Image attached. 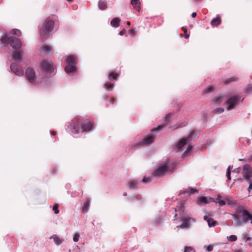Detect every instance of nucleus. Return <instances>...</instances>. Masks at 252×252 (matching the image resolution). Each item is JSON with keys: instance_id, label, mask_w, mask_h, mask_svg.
I'll use <instances>...</instances> for the list:
<instances>
[{"instance_id": "f257e3e1", "label": "nucleus", "mask_w": 252, "mask_h": 252, "mask_svg": "<svg viewBox=\"0 0 252 252\" xmlns=\"http://www.w3.org/2000/svg\"><path fill=\"white\" fill-rule=\"evenodd\" d=\"M177 164L175 162L170 163V160L167 159L164 164L159 166L155 170L153 174L155 176H162L165 172L170 171H173Z\"/></svg>"}, {"instance_id": "f03ea898", "label": "nucleus", "mask_w": 252, "mask_h": 252, "mask_svg": "<svg viewBox=\"0 0 252 252\" xmlns=\"http://www.w3.org/2000/svg\"><path fill=\"white\" fill-rule=\"evenodd\" d=\"M0 40L2 43L9 44L13 49L15 50L20 49L22 45L19 38L13 36L8 37L6 34H3L0 38Z\"/></svg>"}, {"instance_id": "7ed1b4c3", "label": "nucleus", "mask_w": 252, "mask_h": 252, "mask_svg": "<svg viewBox=\"0 0 252 252\" xmlns=\"http://www.w3.org/2000/svg\"><path fill=\"white\" fill-rule=\"evenodd\" d=\"M53 26L54 21L50 19H46L40 25V33L43 38H46L50 35Z\"/></svg>"}, {"instance_id": "20e7f679", "label": "nucleus", "mask_w": 252, "mask_h": 252, "mask_svg": "<svg viewBox=\"0 0 252 252\" xmlns=\"http://www.w3.org/2000/svg\"><path fill=\"white\" fill-rule=\"evenodd\" d=\"M81 122L82 120L80 118H75L72 120L69 125V128L72 133L74 134L79 133L80 129H81V125H80Z\"/></svg>"}, {"instance_id": "39448f33", "label": "nucleus", "mask_w": 252, "mask_h": 252, "mask_svg": "<svg viewBox=\"0 0 252 252\" xmlns=\"http://www.w3.org/2000/svg\"><path fill=\"white\" fill-rule=\"evenodd\" d=\"M238 103V95H232L225 101V105L227 110H231L233 109Z\"/></svg>"}, {"instance_id": "423d86ee", "label": "nucleus", "mask_w": 252, "mask_h": 252, "mask_svg": "<svg viewBox=\"0 0 252 252\" xmlns=\"http://www.w3.org/2000/svg\"><path fill=\"white\" fill-rule=\"evenodd\" d=\"M26 77L27 79L32 84H35L36 82V74L35 70L31 68L28 67L26 70Z\"/></svg>"}, {"instance_id": "0eeeda50", "label": "nucleus", "mask_w": 252, "mask_h": 252, "mask_svg": "<svg viewBox=\"0 0 252 252\" xmlns=\"http://www.w3.org/2000/svg\"><path fill=\"white\" fill-rule=\"evenodd\" d=\"M242 175L245 180H249L252 177V167L249 164H245L243 167Z\"/></svg>"}, {"instance_id": "6e6552de", "label": "nucleus", "mask_w": 252, "mask_h": 252, "mask_svg": "<svg viewBox=\"0 0 252 252\" xmlns=\"http://www.w3.org/2000/svg\"><path fill=\"white\" fill-rule=\"evenodd\" d=\"M41 66L42 68L47 72L52 73L54 70L53 64L50 60H43Z\"/></svg>"}, {"instance_id": "1a4fd4ad", "label": "nucleus", "mask_w": 252, "mask_h": 252, "mask_svg": "<svg viewBox=\"0 0 252 252\" xmlns=\"http://www.w3.org/2000/svg\"><path fill=\"white\" fill-rule=\"evenodd\" d=\"M195 136V132L194 131L190 132L189 136L187 138H182L177 143L176 147L177 149H180L182 148L184 145H185L190 139Z\"/></svg>"}, {"instance_id": "9d476101", "label": "nucleus", "mask_w": 252, "mask_h": 252, "mask_svg": "<svg viewBox=\"0 0 252 252\" xmlns=\"http://www.w3.org/2000/svg\"><path fill=\"white\" fill-rule=\"evenodd\" d=\"M240 213L242 214V221L247 223L249 220L252 223V214L246 209H242Z\"/></svg>"}, {"instance_id": "9b49d317", "label": "nucleus", "mask_w": 252, "mask_h": 252, "mask_svg": "<svg viewBox=\"0 0 252 252\" xmlns=\"http://www.w3.org/2000/svg\"><path fill=\"white\" fill-rule=\"evenodd\" d=\"M80 125H81V131L83 132L90 130L93 127V123L88 120L82 122Z\"/></svg>"}, {"instance_id": "f8f14e48", "label": "nucleus", "mask_w": 252, "mask_h": 252, "mask_svg": "<svg viewBox=\"0 0 252 252\" xmlns=\"http://www.w3.org/2000/svg\"><path fill=\"white\" fill-rule=\"evenodd\" d=\"M181 220L182 221V223L180 226H177V227H178V228H187L189 227V226L190 224V220H192V221H194L193 219L189 218L188 216H184V217L181 218Z\"/></svg>"}, {"instance_id": "ddd939ff", "label": "nucleus", "mask_w": 252, "mask_h": 252, "mask_svg": "<svg viewBox=\"0 0 252 252\" xmlns=\"http://www.w3.org/2000/svg\"><path fill=\"white\" fill-rule=\"evenodd\" d=\"M11 71L14 72L16 75L22 76L23 75V71L22 69L18 66V65L15 63H13L10 66Z\"/></svg>"}, {"instance_id": "4468645a", "label": "nucleus", "mask_w": 252, "mask_h": 252, "mask_svg": "<svg viewBox=\"0 0 252 252\" xmlns=\"http://www.w3.org/2000/svg\"><path fill=\"white\" fill-rule=\"evenodd\" d=\"M23 52L15 51L13 53V57L17 62L21 63L23 61Z\"/></svg>"}, {"instance_id": "2eb2a0df", "label": "nucleus", "mask_w": 252, "mask_h": 252, "mask_svg": "<svg viewBox=\"0 0 252 252\" xmlns=\"http://www.w3.org/2000/svg\"><path fill=\"white\" fill-rule=\"evenodd\" d=\"M155 137L152 136H149L145 138L143 141L140 142L138 144L139 145H143L144 144H149L154 142Z\"/></svg>"}, {"instance_id": "dca6fc26", "label": "nucleus", "mask_w": 252, "mask_h": 252, "mask_svg": "<svg viewBox=\"0 0 252 252\" xmlns=\"http://www.w3.org/2000/svg\"><path fill=\"white\" fill-rule=\"evenodd\" d=\"M197 201H198V204H201V203L207 204L210 202H214V199L213 198H209V201H208L207 199V198L206 197L202 196V197H200L198 198Z\"/></svg>"}, {"instance_id": "f3484780", "label": "nucleus", "mask_w": 252, "mask_h": 252, "mask_svg": "<svg viewBox=\"0 0 252 252\" xmlns=\"http://www.w3.org/2000/svg\"><path fill=\"white\" fill-rule=\"evenodd\" d=\"M204 220L207 221L209 227L214 226L217 224V221L216 220L207 216H205L204 217Z\"/></svg>"}, {"instance_id": "a211bd4d", "label": "nucleus", "mask_w": 252, "mask_h": 252, "mask_svg": "<svg viewBox=\"0 0 252 252\" xmlns=\"http://www.w3.org/2000/svg\"><path fill=\"white\" fill-rule=\"evenodd\" d=\"M76 70V65L71 64H68L65 67V72L68 73H71Z\"/></svg>"}, {"instance_id": "6ab92c4d", "label": "nucleus", "mask_w": 252, "mask_h": 252, "mask_svg": "<svg viewBox=\"0 0 252 252\" xmlns=\"http://www.w3.org/2000/svg\"><path fill=\"white\" fill-rule=\"evenodd\" d=\"M66 63L67 64H71L76 65L77 63L76 57L73 55L68 56L66 59Z\"/></svg>"}, {"instance_id": "aec40b11", "label": "nucleus", "mask_w": 252, "mask_h": 252, "mask_svg": "<svg viewBox=\"0 0 252 252\" xmlns=\"http://www.w3.org/2000/svg\"><path fill=\"white\" fill-rule=\"evenodd\" d=\"M131 4L136 10L139 11L140 10V2L139 0H131Z\"/></svg>"}, {"instance_id": "412c9836", "label": "nucleus", "mask_w": 252, "mask_h": 252, "mask_svg": "<svg viewBox=\"0 0 252 252\" xmlns=\"http://www.w3.org/2000/svg\"><path fill=\"white\" fill-rule=\"evenodd\" d=\"M221 22V21L220 16H217L215 18L212 20L211 24L212 26L215 27L220 24Z\"/></svg>"}, {"instance_id": "4be33fe9", "label": "nucleus", "mask_w": 252, "mask_h": 252, "mask_svg": "<svg viewBox=\"0 0 252 252\" xmlns=\"http://www.w3.org/2000/svg\"><path fill=\"white\" fill-rule=\"evenodd\" d=\"M41 52L46 55L50 54L52 49L51 47L48 45H44L41 47Z\"/></svg>"}, {"instance_id": "5701e85b", "label": "nucleus", "mask_w": 252, "mask_h": 252, "mask_svg": "<svg viewBox=\"0 0 252 252\" xmlns=\"http://www.w3.org/2000/svg\"><path fill=\"white\" fill-rule=\"evenodd\" d=\"M50 238L53 239L54 242L57 245H60V244H61L63 241L62 239L60 238L57 235H54L52 236Z\"/></svg>"}, {"instance_id": "b1692460", "label": "nucleus", "mask_w": 252, "mask_h": 252, "mask_svg": "<svg viewBox=\"0 0 252 252\" xmlns=\"http://www.w3.org/2000/svg\"><path fill=\"white\" fill-rule=\"evenodd\" d=\"M121 20L119 18H115L111 21V25L115 28L118 27L120 25Z\"/></svg>"}, {"instance_id": "393cba45", "label": "nucleus", "mask_w": 252, "mask_h": 252, "mask_svg": "<svg viewBox=\"0 0 252 252\" xmlns=\"http://www.w3.org/2000/svg\"><path fill=\"white\" fill-rule=\"evenodd\" d=\"M98 7L101 10H104L107 7V2L105 0H100L98 3Z\"/></svg>"}, {"instance_id": "a878e982", "label": "nucleus", "mask_w": 252, "mask_h": 252, "mask_svg": "<svg viewBox=\"0 0 252 252\" xmlns=\"http://www.w3.org/2000/svg\"><path fill=\"white\" fill-rule=\"evenodd\" d=\"M118 74L114 72H112L111 73L108 74V78L111 80H115L117 79Z\"/></svg>"}, {"instance_id": "bb28decb", "label": "nucleus", "mask_w": 252, "mask_h": 252, "mask_svg": "<svg viewBox=\"0 0 252 252\" xmlns=\"http://www.w3.org/2000/svg\"><path fill=\"white\" fill-rule=\"evenodd\" d=\"M221 196L220 194L218 195L217 198L216 199V202H217L219 203L220 205L222 206L225 204V201L223 200H221Z\"/></svg>"}, {"instance_id": "cd10ccee", "label": "nucleus", "mask_w": 252, "mask_h": 252, "mask_svg": "<svg viewBox=\"0 0 252 252\" xmlns=\"http://www.w3.org/2000/svg\"><path fill=\"white\" fill-rule=\"evenodd\" d=\"M215 89V87L213 86H209L204 90V93L206 94L212 93L214 92Z\"/></svg>"}, {"instance_id": "c85d7f7f", "label": "nucleus", "mask_w": 252, "mask_h": 252, "mask_svg": "<svg viewBox=\"0 0 252 252\" xmlns=\"http://www.w3.org/2000/svg\"><path fill=\"white\" fill-rule=\"evenodd\" d=\"M90 206V200L89 198L87 199L86 202L84 203V207L83 208V212H87Z\"/></svg>"}, {"instance_id": "c756f323", "label": "nucleus", "mask_w": 252, "mask_h": 252, "mask_svg": "<svg viewBox=\"0 0 252 252\" xmlns=\"http://www.w3.org/2000/svg\"><path fill=\"white\" fill-rule=\"evenodd\" d=\"M222 97L220 96H216L213 101L215 103H220L222 101Z\"/></svg>"}, {"instance_id": "7c9ffc66", "label": "nucleus", "mask_w": 252, "mask_h": 252, "mask_svg": "<svg viewBox=\"0 0 252 252\" xmlns=\"http://www.w3.org/2000/svg\"><path fill=\"white\" fill-rule=\"evenodd\" d=\"M173 115V113H169L167 114L165 117L164 121L165 122V125H166L169 122V119Z\"/></svg>"}, {"instance_id": "2f4dec72", "label": "nucleus", "mask_w": 252, "mask_h": 252, "mask_svg": "<svg viewBox=\"0 0 252 252\" xmlns=\"http://www.w3.org/2000/svg\"><path fill=\"white\" fill-rule=\"evenodd\" d=\"M12 33L16 35L20 36L22 34L21 31L18 29H14L12 31Z\"/></svg>"}, {"instance_id": "473e14b6", "label": "nucleus", "mask_w": 252, "mask_h": 252, "mask_svg": "<svg viewBox=\"0 0 252 252\" xmlns=\"http://www.w3.org/2000/svg\"><path fill=\"white\" fill-rule=\"evenodd\" d=\"M232 168V166H229L227 169L226 172V176L228 178V179L230 180L231 179L230 177V173H231V169Z\"/></svg>"}, {"instance_id": "72a5a7b5", "label": "nucleus", "mask_w": 252, "mask_h": 252, "mask_svg": "<svg viewBox=\"0 0 252 252\" xmlns=\"http://www.w3.org/2000/svg\"><path fill=\"white\" fill-rule=\"evenodd\" d=\"M237 80V78H236L235 77H231V78H229L226 79L225 81V83H230V82H232L236 81Z\"/></svg>"}, {"instance_id": "f704fd0d", "label": "nucleus", "mask_w": 252, "mask_h": 252, "mask_svg": "<svg viewBox=\"0 0 252 252\" xmlns=\"http://www.w3.org/2000/svg\"><path fill=\"white\" fill-rule=\"evenodd\" d=\"M59 205L58 204H55L53 206V210L54 211L55 214H58L59 213V210L58 209Z\"/></svg>"}, {"instance_id": "c9c22d12", "label": "nucleus", "mask_w": 252, "mask_h": 252, "mask_svg": "<svg viewBox=\"0 0 252 252\" xmlns=\"http://www.w3.org/2000/svg\"><path fill=\"white\" fill-rule=\"evenodd\" d=\"M137 185V183L136 182L132 181L128 183V187L129 189H133Z\"/></svg>"}, {"instance_id": "e433bc0d", "label": "nucleus", "mask_w": 252, "mask_h": 252, "mask_svg": "<svg viewBox=\"0 0 252 252\" xmlns=\"http://www.w3.org/2000/svg\"><path fill=\"white\" fill-rule=\"evenodd\" d=\"M224 111L223 108H217L215 110V113L217 114H220Z\"/></svg>"}, {"instance_id": "4c0bfd02", "label": "nucleus", "mask_w": 252, "mask_h": 252, "mask_svg": "<svg viewBox=\"0 0 252 252\" xmlns=\"http://www.w3.org/2000/svg\"><path fill=\"white\" fill-rule=\"evenodd\" d=\"M237 236L236 235H230L228 237L229 240L230 241H232V242L236 241L237 240Z\"/></svg>"}, {"instance_id": "58836bf2", "label": "nucleus", "mask_w": 252, "mask_h": 252, "mask_svg": "<svg viewBox=\"0 0 252 252\" xmlns=\"http://www.w3.org/2000/svg\"><path fill=\"white\" fill-rule=\"evenodd\" d=\"M184 252H194V251L191 247L187 246L185 248Z\"/></svg>"}, {"instance_id": "ea45409f", "label": "nucleus", "mask_w": 252, "mask_h": 252, "mask_svg": "<svg viewBox=\"0 0 252 252\" xmlns=\"http://www.w3.org/2000/svg\"><path fill=\"white\" fill-rule=\"evenodd\" d=\"M182 29L185 32L184 36L186 38H188L189 37V34L187 33V29L185 27H182Z\"/></svg>"}, {"instance_id": "a19ab883", "label": "nucleus", "mask_w": 252, "mask_h": 252, "mask_svg": "<svg viewBox=\"0 0 252 252\" xmlns=\"http://www.w3.org/2000/svg\"><path fill=\"white\" fill-rule=\"evenodd\" d=\"M112 87V85L109 83H107L105 85V88L107 90H110Z\"/></svg>"}, {"instance_id": "79ce46f5", "label": "nucleus", "mask_w": 252, "mask_h": 252, "mask_svg": "<svg viewBox=\"0 0 252 252\" xmlns=\"http://www.w3.org/2000/svg\"><path fill=\"white\" fill-rule=\"evenodd\" d=\"M80 235L78 233H76L73 237V241L74 242H78L79 240Z\"/></svg>"}, {"instance_id": "37998d69", "label": "nucleus", "mask_w": 252, "mask_h": 252, "mask_svg": "<svg viewBox=\"0 0 252 252\" xmlns=\"http://www.w3.org/2000/svg\"><path fill=\"white\" fill-rule=\"evenodd\" d=\"M164 126L163 125H160V126H159L157 128H154L153 129H152V132H154V131H156V130H160Z\"/></svg>"}, {"instance_id": "c03bdc74", "label": "nucleus", "mask_w": 252, "mask_h": 252, "mask_svg": "<svg viewBox=\"0 0 252 252\" xmlns=\"http://www.w3.org/2000/svg\"><path fill=\"white\" fill-rule=\"evenodd\" d=\"M177 210H178L181 213L184 212V208L181 206H178L177 208L175 209V211H177Z\"/></svg>"}, {"instance_id": "a18cd8bd", "label": "nucleus", "mask_w": 252, "mask_h": 252, "mask_svg": "<svg viewBox=\"0 0 252 252\" xmlns=\"http://www.w3.org/2000/svg\"><path fill=\"white\" fill-rule=\"evenodd\" d=\"M151 181V179L150 178H146V177H144L143 180H142V182H144V183H148V182H149L150 181Z\"/></svg>"}, {"instance_id": "49530a36", "label": "nucleus", "mask_w": 252, "mask_h": 252, "mask_svg": "<svg viewBox=\"0 0 252 252\" xmlns=\"http://www.w3.org/2000/svg\"><path fill=\"white\" fill-rule=\"evenodd\" d=\"M189 189L190 190V194H193V193L198 192L197 190L195 189L191 188V189Z\"/></svg>"}, {"instance_id": "de8ad7c7", "label": "nucleus", "mask_w": 252, "mask_h": 252, "mask_svg": "<svg viewBox=\"0 0 252 252\" xmlns=\"http://www.w3.org/2000/svg\"><path fill=\"white\" fill-rule=\"evenodd\" d=\"M191 149H192L191 146H188L187 150L185 152L184 154H187L189 152Z\"/></svg>"}, {"instance_id": "09e8293b", "label": "nucleus", "mask_w": 252, "mask_h": 252, "mask_svg": "<svg viewBox=\"0 0 252 252\" xmlns=\"http://www.w3.org/2000/svg\"><path fill=\"white\" fill-rule=\"evenodd\" d=\"M213 249V246L212 245H209L207 248V250L208 252H211Z\"/></svg>"}, {"instance_id": "8fccbe9b", "label": "nucleus", "mask_w": 252, "mask_h": 252, "mask_svg": "<svg viewBox=\"0 0 252 252\" xmlns=\"http://www.w3.org/2000/svg\"><path fill=\"white\" fill-rule=\"evenodd\" d=\"M251 90H252V86L248 87V88L246 89L247 93H251Z\"/></svg>"}, {"instance_id": "3c124183", "label": "nucleus", "mask_w": 252, "mask_h": 252, "mask_svg": "<svg viewBox=\"0 0 252 252\" xmlns=\"http://www.w3.org/2000/svg\"><path fill=\"white\" fill-rule=\"evenodd\" d=\"M115 99L114 98L112 97H110L109 102H110V103L114 104V102H115Z\"/></svg>"}, {"instance_id": "603ef678", "label": "nucleus", "mask_w": 252, "mask_h": 252, "mask_svg": "<svg viewBox=\"0 0 252 252\" xmlns=\"http://www.w3.org/2000/svg\"><path fill=\"white\" fill-rule=\"evenodd\" d=\"M249 192H250L251 190H252V183L250 182V185L248 189Z\"/></svg>"}, {"instance_id": "864d4df0", "label": "nucleus", "mask_w": 252, "mask_h": 252, "mask_svg": "<svg viewBox=\"0 0 252 252\" xmlns=\"http://www.w3.org/2000/svg\"><path fill=\"white\" fill-rule=\"evenodd\" d=\"M125 32L126 30L125 29H123V30L120 32L119 34L122 36L125 33Z\"/></svg>"}, {"instance_id": "5fc2aeb1", "label": "nucleus", "mask_w": 252, "mask_h": 252, "mask_svg": "<svg viewBox=\"0 0 252 252\" xmlns=\"http://www.w3.org/2000/svg\"><path fill=\"white\" fill-rule=\"evenodd\" d=\"M135 32V30L134 29H131L129 31V34H134V33Z\"/></svg>"}, {"instance_id": "6e6d98bb", "label": "nucleus", "mask_w": 252, "mask_h": 252, "mask_svg": "<svg viewBox=\"0 0 252 252\" xmlns=\"http://www.w3.org/2000/svg\"><path fill=\"white\" fill-rule=\"evenodd\" d=\"M196 16V13L195 12H193L192 14H191V17L192 18H194Z\"/></svg>"}, {"instance_id": "4d7b16f0", "label": "nucleus", "mask_w": 252, "mask_h": 252, "mask_svg": "<svg viewBox=\"0 0 252 252\" xmlns=\"http://www.w3.org/2000/svg\"><path fill=\"white\" fill-rule=\"evenodd\" d=\"M51 134H52V135H55L56 134V131H52L51 132Z\"/></svg>"}, {"instance_id": "13d9d810", "label": "nucleus", "mask_w": 252, "mask_h": 252, "mask_svg": "<svg viewBox=\"0 0 252 252\" xmlns=\"http://www.w3.org/2000/svg\"><path fill=\"white\" fill-rule=\"evenodd\" d=\"M251 240V238H250V237H247V238L245 239V241H246V242H247V241H249V240Z\"/></svg>"}, {"instance_id": "bf43d9fd", "label": "nucleus", "mask_w": 252, "mask_h": 252, "mask_svg": "<svg viewBox=\"0 0 252 252\" xmlns=\"http://www.w3.org/2000/svg\"><path fill=\"white\" fill-rule=\"evenodd\" d=\"M249 161H252V155L249 158Z\"/></svg>"}, {"instance_id": "052dcab7", "label": "nucleus", "mask_w": 252, "mask_h": 252, "mask_svg": "<svg viewBox=\"0 0 252 252\" xmlns=\"http://www.w3.org/2000/svg\"><path fill=\"white\" fill-rule=\"evenodd\" d=\"M126 24H127L128 26H129V25H130V22H129V21H127V22H126Z\"/></svg>"}, {"instance_id": "680f3d73", "label": "nucleus", "mask_w": 252, "mask_h": 252, "mask_svg": "<svg viewBox=\"0 0 252 252\" xmlns=\"http://www.w3.org/2000/svg\"><path fill=\"white\" fill-rule=\"evenodd\" d=\"M235 252H242L240 250H237L235 251Z\"/></svg>"}, {"instance_id": "e2e57ef3", "label": "nucleus", "mask_w": 252, "mask_h": 252, "mask_svg": "<svg viewBox=\"0 0 252 252\" xmlns=\"http://www.w3.org/2000/svg\"><path fill=\"white\" fill-rule=\"evenodd\" d=\"M195 0L196 1H201V0Z\"/></svg>"}, {"instance_id": "0e129e2a", "label": "nucleus", "mask_w": 252, "mask_h": 252, "mask_svg": "<svg viewBox=\"0 0 252 252\" xmlns=\"http://www.w3.org/2000/svg\"><path fill=\"white\" fill-rule=\"evenodd\" d=\"M177 214H175V215L174 217H175H175H177Z\"/></svg>"}, {"instance_id": "69168bd1", "label": "nucleus", "mask_w": 252, "mask_h": 252, "mask_svg": "<svg viewBox=\"0 0 252 252\" xmlns=\"http://www.w3.org/2000/svg\"><path fill=\"white\" fill-rule=\"evenodd\" d=\"M124 195H126V193H124Z\"/></svg>"}, {"instance_id": "338daca9", "label": "nucleus", "mask_w": 252, "mask_h": 252, "mask_svg": "<svg viewBox=\"0 0 252 252\" xmlns=\"http://www.w3.org/2000/svg\"><path fill=\"white\" fill-rule=\"evenodd\" d=\"M248 142L249 143H250V141H249V140H248Z\"/></svg>"}, {"instance_id": "774afa93", "label": "nucleus", "mask_w": 252, "mask_h": 252, "mask_svg": "<svg viewBox=\"0 0 252 252\" xmlns=\"http://www.w3.org/2000/svg\"><path fill=\"white\" fill-rule=\"evenodd\" d=\"M243 159H239V160L240 161H242Z\"/></svg>"}]
</instances>
